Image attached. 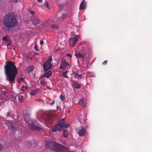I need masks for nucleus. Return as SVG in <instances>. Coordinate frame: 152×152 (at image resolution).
<instances>
[{
  "mask_svg": "<svg viewBox=\"0 0 152 152\" xmlns=\"http://www.w3.org/2000/svg\"><path fill=\"white\" fill-rule=\"evenodd\" d=\"M78 134L80 136L82 137L86 134V129L83 127H80L77 129Z\"/></svg>",
  "mask_w": 152,
  "mask_h": 152,
  "instance_id": "nucleus-8",
  "label": "nucleus"
},
{
  "mask_svg": "<svg viewBox=\"0 0 152 152\" xmlns=\"http://www.w3.org/2000/svg\"><path fill=\"white\" fill-rule=\"evenodd\" d=\"M20 79L21 81H22L23 82L24 80V79L23 77H21L20 78Z\"/></svg>",
  "mask_w": 152,
  "mask_h": 152,
  "instance_id": "nucleus-36",
  "label": "nucleus"
},
{
  "mask_svg": "<svg viewBox=\"0 0 152 152\" xmlns=\"http://www.w3.org/2000/svg\"><path fill=\"white\" fill-rule=\"evenodd\" d=\"M74 76H75L76 77H77V78H81V75H79L78 74L76 73H74Z\"/></svg>",
  "mask_w": 152,
  "mask_h": 152,
  "instance_id": "nucleus-20",
  "label": "nucleus"
},
{
  "mask_svg": "<svg viewBox=\"0 0 152 152\" xmlns=\"http://www.w3.org/2000/svg\"><path fill=\"white\" fill-rule=\"evenodd\" d=\"M40 84L41 85H43L44 86H45L46 84V83L45 81L42 80L40 81Z\"/></svg>",
  "mask_w": 152,
  "mask_h": 152,
  "instance_id": "nucleus-26",
  "label": "nucleus"
},
{
  "mask_svg": "<svg viewBox=\"0 0 152 152\" xmlns=\"http://www.w3.org/2000/svg\"><path fill=\"white\" fill-rule=\"evenodd\" d=\"M46 6V7L48 8V9H50L51 8L49 6L48 4V2H46L44 4Z\"/></svg>",
  "mask_w": 152,
  "mask_h": 152,
  "instance_id": "nucleus-24",
  "label": "nucleus"
},
{
  "mask_svg": "<svg viewBox=\"0 0 152 152\" xmlns=\"http://www.w3.org/2000/svg\"><path fill=\"white\" fill-rule=\"evenodd\" d=\"M52 29H56L57 28V26L54 25H52L51 26Z\"/></svg>",
  "mask_w": 152,
  "mask_h": 152,
  "instance_id": "nucleus-28",
  "label": "nucleus"
},
{
  "mask_svg": "<svg viewBox=\"0 0 152 152\" xmlns=\"http://www.w3.org/2000/svg\"><path fill=\"white\" fill-rule=\"evenodd\" d=\"M43 44V40L40 41V44L41 45H42Z\"/></svg>",
  "mask_w": 152,
  "mask_h": 152,
  "instance_id": "nucleus-37",
  "label": "nucleus"
},
{
  "mask_svg": "<svg viewBox=\"0 0 152 152\" xmlns=\"http://www.w3.org/2000/svg\"><path fill=\"white\" fill-rule=\"evenodd\" d=\"M83 53H76L75 54V56L77 58H84L85 57V55L83 54Z\"/></svg>",
  "mask_w": 152,
  "mask_h": 152,
  "instance_id": "nucleus-11",
  "label": "nucleus"
},
{
  "mask_svg": "<svg viewBox=\"0 0 152 152\" xmlns=\"http://www.w3.org/2000/svg\"><path fill=\"white\" fill-rule=\"evenodd\" d=\"M17 80L18 83H20L21 82V80H20V79H17Z\"/></svg>",
  "mask_w": 152,
  "mask_h": 152,
  "instance_id": "nucleus-39",
  "label": "nucleus"
},
{
  "mask_svg": "<svg viewBox=\"0 0 152 152\" xmlns=\"http://www.w3.org/2000/svg\"><path fill=\"white\" fill-rule=\"evenodd\" d=\"M20 0H10V1L12 2H16L18 1H19Z\"/></svg>",
  "mask_w": 152,
  "mask_h": 152,
  "instance_id": "nucleus-30",
  "label": "nucleus"
},
{
  "mask_svg": "<svg viewBox=\"0 0 152 152\" xmlns=\"http://www.w3.org/2000/svg\"><path fill=\"white\" fill-rule=\"evenodd\" d=\"M30 13L31 14H34L35 13L33 11H30Z\"/></svg>",
  "mask_w": 152,
  "mask_h": 152,
  "instance_id": "nucleus-41",
  "label": "nucleus"
},
{
  "mask_svg": "<svg viewBox=\"0 0 152 152\" xmlns=\"http://www.w3.org/2000/svg\"><path fill=\"white\" fill-rule=\"evenodd\" d=\"M70 112V111L69 110L68 111V113H69Z\"/></svg>",
  "mask_w": 152,
  "mask_h": 152,
  "instance_id": "nucleus-47",
  "label": "nucleus"
},
{
  "mask_svg": "<svg viewBox=\"0 0 152 152\" xmlns=\"http://www.w3.org/2000/svg\"><path fill=\"white\" fill-rule=\"evenodd\" d=\"M66 72H63L62 73V76L65 78H68V77L66 75Z\"/></svg>",
  "mask_w": 152,
  "mask_h": 152,
  "instance_id": "nucleus-23",
  "label": "nucleus"
},
{
  "mask_svg": "<svg viewBox=\"0 0 152 152\" xmlns=\"http://www.w3.org/2000/svg\"><path fill=\"white\" fill-rule=\"evenodd\" d=\"M28 88V87L27 86H22V87L21 88V91H24L25 90L27 89Z\"/></svg>",
  "mask_w": 152,
  "mask_h": 152,
  "instance_id": "nucleus-19",
  "label": "nucleus"
},
{
  "mask_svg": "<svg viewBox=\"0 0 152 152\" xmlns=\"http://www.w3.org/2000/svg\"><path fill=\"white\" fill-rule=\"evenodd\" d=\"M79 37L78 35H76L75 37L71 38L69 40V44L72 47H74L77 42Z\"/></svg>",
  "mask_w": 152,
  "mask_h": 152,
  "instance_id": "nucleus-7",
  "label": "nucleus"
},
{
  "mask_svg": "<svg viewBox=\"0 0 152 152\" xmlns=\"http://www.w3.org/2000/svg\"><path fill=\"white\" fill-rule=\"evenodd\" d=\"M10 114V113L9 112H8L7 113V116H8V115H9Z\"/></svg>",
  "mask_w": 152,
  "mask_h": 152,
  "instance_id": "nucleus-43",
  "label": "nucleus"
},
{
  "mask_svg": "<svg viewBox=\"0 0 152 152\" xmlns=\"http://www.w3.org/2000/svg\"><path fill=\"white\" fill-rule=\"evenodd\" d=\"M79 103L83 106L85 107L86 106V101L84 98H82L79 101Z\"/></svg>",
  "mask_w": 152,
  "mask_h": 152,
  "instance_id": "nucleus-10",
  "label": "nucleus"
},
{
  "mask_svg": "<svg viewBox=\"0 0 152 152\" xmlns=\"http://www.w3.org/2000/svg\"><path fill=\"white\" fill-rule=\"evenodd\" d=\"M36 101H37L38 102H41V101H42V99H37L35 100Z\"/></svg>",
  "mask_w": 152,
  "mask_h": 152,
  "instance_id": "nucleus-40",
  "label": "nucleus"
},
{
  "mask_svg": "<svg viewBox=\"0 0 152 152\" xmlns=\"http://www.w3.org/2000/svg\"><path fill=\"white\" fill-rule=\"evenodd\" d=\"M87 77H93V75H92L89 72H88L87 73Z\"/></svg>",
  "mask_w": 152,
  "mask_h": 152,
  "instance_id": "nucleus-27",
  "label": "nucleus"
},
{
  "mask_svg": "<svg viewBox=\"0 0 152 152\" xmlns=\"http://www.w3.org/2000/svg\"><path fill=\"white\" fill-rule=\"evenodd\" d=\"M17 23L15 14L13 13H10L5 16L3 23L6 27L12 28L15 26Z\"/></svg>",
  "mask_w": 152,
  "mask_h": 152,
  "instance_id": "nucleus-2",
  "label": "nucleus"
},
{
  "mask_svg": "<svg viewBox=\"0 0 152 152\" xmlns=\"http://www.w3.org/2000/svg\"><path fill=\"white\" fill-rule=\"evenodd\" d=\"M61 62V65L60 68L63 70L65 69L66 67L69 66V64L64 59L62 58Z\"/></svg>",
  "mask_w": 152,
  "mask_h": 152,
  "instance_id": "nucleus-9",
  "label": "nucleus"
},
{
  "mask_svg": "<svg viewBox=\"0 0 152 152\" xmlns=\"http://www.w3.org/2000/svg\"><path fill=\"white\" fill-rule=\"evenodd\" d=\"M55 102V101L54 100H53V101L52 102L50 103V104L51 106L53 105V104H54Z\"/></svg>",
  "mask_w": 152,
  "mask_h": 152,
  "instance_id": "nucleus-33",
  "label": "nucleus"
},
{
  "mask_svg": "<svg viewBox=\"0 0 152 152\" xmlns=\"http://www.w3.org/2000/svg\"><path fill=\"white\" fill-rule=\"evenodd\" d=\"M8 42L7 44V46H10V45L11 44V42L10 41H10L9 42Z\"/></svg>",
  "mask_w": 152,
  "mask_h": 152,
  "instance_id": "nucleus-35",
  "label": "nucleus"
},
{
  "mask_svg": "<svg viewBox=\"0 0 152 152\" xmlns=\"http://www.w3.org/2000/svg\"><path fill=\"white\" fill-rule=\"evenodd\" d=\"M23 97L21 96L20 95L18 96V99L19 101L20 102H22L23 100Z\"/></svg>",
  "mask_w": 152,
  "mask_h": 152,
  "instance_id": "nucleus-25",
  "label": "nucleus"
},
{
  "mask_svg": "<svg viewBox=\"0 0 152 152\" xmlns=\"http://www.w3.org/2000/svg\"><path fill=\"white\" fill-rule=\"evenodd\" d=\"M41 105L42 106H44L45 105V102H44L42 100V101H41Z\"/></svg>",
  "mask_w": 152,
  "mask_h": 152,
  "instance_id": "nucleus-32",
  "label": "nucleus"
},
{
  "mask_svg": "<svg viewBox=\"0 0 152 152\" xmlns=\"http://www.w3.org/2000/svg\"><path fill=\"white\" fill-rule=\"evenodd\" d=\"M24 120L27 123L29 127L32 129L39 131L42 130L43 127L41 126L38 125L36 120H34L32 119L28 118H25L24 117Z\"/></svg>",
  "mask_w": 152,
  "mask_h": 152,
  "instance_id": "nucleus-4",
  "label": "nucleus"
},
{
  "mask_svg": "<svg viewBox=\"0 0 152 152\" xmlns=\"http://www.w3.org/2000/svg\"><path fill=\"white\" fill-rule=\"evenodd\" d=\"M50 132V130L49 131V132Z\"/></svg>",
  "mask_w": 152,
  "mask_h": 152,
  "instance_id": "nucleus-49",
  "label": "nucleus"
},
{
  "mask_svg": "<svg viewBox=\"0 0 152 152\" xmlns=\"http://www.w3.org/2000/svg\"><path fill=\"white\" fill-rule=\"evenodd\" d=\"M9 126L10 129H11V130L13 131L15 130V128L14 126L12 124H10V125H9Z\"/></svg>",
  "mask_w": 152,
  "mask_h": 152,
  "instance_id": "nucleus-22",
  "label": "nucleus"
},
{
  "mask_svg": "<svg viewBox=\"0 0 152 152\" xmlns=\"http://www.w3.org/2000/svg\"><path fill=\"white\" fill-rule=\"evenodd\" d=\"M52 74V72L50 71L47 72L43 76V77L48 78Z\"/></svg>",
  "mask_w": 152,
  "mask_h": 152,
  "instance_id": "nucleus-15",
  "label": "nucleus"
},
{
  "mask_svg": "<svg viewBox=\"0 0 152 152\" xmlns=\"http://www.w3.org/2000/svg\"><path fill=\"white\" fill-rule=\"evenodd\" d=\"M67 55H68V56H69L70 57V58H71V55H70V54H67Z\"/></svg>",
  "mask_w": 152,
  "mask_h": 152,
  "instance_id": "nucleus-42",
  "label": "nucleus"
},
{
  "mask_svg": "<svg viewBox=\"0 0 152 152\" xmlns=\"http://www.w3.org/2000/svg\"><path fill=\"white\" fill-rule=\"evenodd\" d=\"M60 98L62 101L64 100L65 99L64 96L62 94L60 95Z\"/></svg>",
  "mask_w": 152,
  "mask_h": 152,
  "instance_id": "nucleus-29",
  "label": "nucleus"
},
{
  "mask_svg": "<svg viewBox=\"0 0 152 152\" xmlns=\"http://www.w3.org/2000/svg\"><path fill=\"white\" fill-rule=\"evenodd\" d=\"M28 147H31V145L30 146V145H28Z\"/></svg>",
  "mask_w": 152,
  "mask_h": 152,
  "instance_id": "nucleus-46",
  "label": "nucleus"
},
{
  "mask_svg": "<svg viewBox=\"0 0 152 152\" xmlns=\"http://www.w3.org/2000/svg\"><path fill=\"white\" fill-rule=\"evenodd\" d=\"M5 71L7 80L10 83L14 82L18 72L14 64L11 61L8 62L5 66Z\"/></svg>",
  "mask_w": 152,
  "mask_h": 152,
  "instance_id": "nucleus-1",
  "label": "nucleus"
},
{
  "mask_svg": "<svg viewBox=\"0 0 152 152\" xmlns=\"http://www.w3.org/2000/svg\"><path fill=\"white\" fill-rule=\"evenodd\" d=\"M39 91V90L38 89H37L34 91H32L30 92V95L31 96H34L36 94H37Z\"/></svg>",
  "mask_w": 152,
  "mask_h": 152,
  "instance_id": "nucleus-14",
  "label": "nucleus"
},
{
  "mask_svg": "<svg viewBox=\"0 0 152 152\" xmlns=\"http://www.w3.org/2000/svg\"><path fill=\"white\" fill-rule=\"evenodd\" d=\"M3 148V146L1 144H0V151L2 150Z\"/></svg>",
  "mask_w": 152,
  "mask_h": 152,
  "instance_id": "nucleus-34",
  "label": "nucleus"
},
{
  "mask_svg": "<svg viewBox=\"0 0 152 152\" xmlns=\"http://www.w3.org/2000/svg\"><path fill=\"white\" fill-rule=\"evenodd\" d=\"M52 60V57L50 56L48 60L44 63L43 67L45 71H47L51 68L52 65L51 64L50 62Z\"/></svg>",
  "mask_w": 152,
  "mask_h": 152,
  "instance_id": "nucleus-6",
  "label": "nucleus"
},
{
  "mask_svg": "<svg viewBox=\"0 0 152 152\" xmlns=\"http://www.w3.org/2000/svg\"><path fill=\"white\" fill-rule=\"evenodd\" d=\"M47 146L49 148L53 149L58 152H68V149L67 148L55 142H48Z\"/></svg>",
  "mask_w": 152,
  "mask_h": 152,
  "instance_id": "nucleus-3",
  "label": "nucleus"
},
{
  "mask_svg": "<svg viewBox=\"0 0 152 152\" xmlns=\"http://www.w3.org/2000/svg\"><path fill=\"white\" fill-rule=\"evenodd\" d=\"M86 8V2L84 1H83L81 3L80 6V9L81 10H83Z\"/></svg>",
  "mask_w": 152,
  "mask_h": 152,
  "instance_id": "nucleus-12",
  "label": "nucleus"
},
{
  "mask_svg": "<svg viewBox=\"0 0 152 152\" xmlns=\"http://www.w3.org/2000/svg\"><path fill=\"white\" fill-rule=\"evenodd\" d=\"M30 72H27V73H30Z\"/></svg>",
  "mask_w": 152,
  "mask_h": 152,
  "instance_id": "nucleus-48",
  "label": "nucleus"
},
{
  "mask_svg": "<svg viewBox=\"0 0 152 152\" xmlns=\"http://www.w3.org/2000/svg\"><path fill=\"white\" fill-rule=\"evenodd\" d=\"M73 85L74 87L76 88H79L81 87V86L80 85L76 83H74Z\"/></svg>",
  "mask_w": 152,
  "mask_h": 152,
  "instance_id": "nucleus-18",
  "label": "nucleus"
},
{
  "mask_svg": "<svg viewBox=\"0 0 152 152\" xmlns=\"http://www.w3.org/2000/svg\"><path fill=\"white\" fill-rule=\"evenodd\" d=\"M82 152H83V151H82Z\"/></svg>",
  "mask_w": 152,
  "mask_h": 152,
  "instance_id": "nucleus-50",
  "label": "nucleus"
},
{
  "mask_svg": "<svg viewBox=\"0 0 152 152\" xmlns=\"http://www.w3.org/2000/svg\"><path fill=\"white\" fill-rule=\"evenodd\" d=\"M50 119V118H46V120H44L45 121L46 123H47L48 124H50L51 121V120Z\"/></svg>",
  "mask_w": 152,
  "mask_h": 152,
  "instance_id": "nucleus-21",
  "label": "nucleus"
},
{
  "mask_svg": "<svg viewBox=\"0 0 152 152\" xmlns=\"http://www.w3.org/2000/svg\"><path fill=\"white\" fill-rule=\"evenodd\" d=\"M69 127V125L65 124L64 120L63 119L53 127L52 131L53 132H55L57 131H60L62 129L67 128Z\"/></svg>",
  "mask_w": 152,
  "mask_h": 152,
  "instance_id": "nucleus-5",
  "label": "nucleus"
},
{
  "mask_svg": "<svg viewBox=\"0 0 152 152\" xmlns=\"http://www.w3.org/2000/svg\"><path fill=\"white\" fill-rule=\"evenodd\" d=\"M34 49L35 50L38 51L39 50L37 48V45L35 44L34 46Z\"/></svg>",
  "mask_w": 152,
  "mask_h": 152,
  "instance_id": "nucleus-31",
  "label": "nucleus"
},
{
  "mask_svg": "<svg viewBox=\"0 0 152 152\" xmlns=\"http://www.w3.org/2000/svg\"><path fill=\"white\" fill-rule=\"evenodd\" d=\"M56 108H57V109H58L59 107H58V106H57Z\"/></svg>",
  "mask_w": 152,
  "mask_h": 152,
  "instance_id": "nucleus-45",
  "label": "nucleus"
},
{
  "mask_svg": "<svg viewBox=\"0 0 152 152\" xmlns=\"http://www.w3.org/2000/svg\"><path fill=\"white\" fill-rule=\"evenodd\" d=\"M10 39L7 36H4L2 39V40L3 41H5L7 42H9L10 41Z\"/></svg>",
  "mask_w": 152,
  "mask_h": 152,
  "instance_id": "nucleus-16",
  "label": "nucleus"
},
{
  "mask_svg": "<svg viewBox=\"0 0 152 152\" xmlns=\"http://www.w3.org/2000/svg\"><path fill=\"white\" fill-rule=\"evenodd\" d=\"M38 1L39 2H40L42 1V0H38Z\"/></svg>",
  "mask_w": 152,
  "mask_h": 152,
  "instance_id": "nucleus-44",
  "label": "nucleus"
},
{
  "mask_svg": "<svg viewBox=\"0 0 152 152\" xmlns=\"http://www.w3.org/2000/svg\"><path fill=\"white\" fill-rule=\"evenodd\" d=\"M67 130H64L63 131V136L66 137H67L68 135V133L66 132Z\"/></svg>",
  "mask_w": 152,
  "mask_h": 152,
  "instance_id": "nucleus-17",
  "label": "nucleus"
},
{
  "mask_svg": "<svg viewBox=\"0 0 152 152\" xmlns=\"http://www.w3.org/2000/svg\"><path fill=\"white\" fill-rule=\"evenodd\" d=\"M107 61H105L103 63V64L104 65L106 64L107 63Z\"/></svg>",
  "mask_w": 152,
  "mask_h": 152,
  "instance_id": "nucleus-38",
  "label": "nucleus"
},
{
  "mask_svg": "<svg viewBox=\"0 0 152 152\" xmlns=\"http://www.w3.org/2000/svg\"><path fill=\"white\" fill-rule=\"evenodd\" d=\"M33 23L35 24H37L39 23L40 21L38 18L36 17H34L32 18V20Z\"/></svg>",
  "mask_w": 152,
  "mask_h": 152,
  "instance_id": "nucleus-13",
  "label": "nucleus"
}]
</instances>
